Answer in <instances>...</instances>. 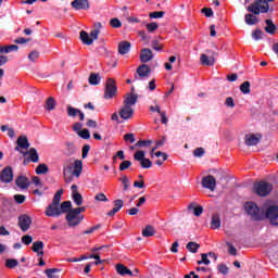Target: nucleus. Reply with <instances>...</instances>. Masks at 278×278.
I'll use <instances>...</instances> for the list:
<instances>
[{"instance_id": "nucleus-52", "label": "nucleus", "mask_w": 278, "mask_h": 278, "mask_svg": "<svg viewBox=\"0 0 278 278\" xmlns=\"http://www.w3.org/2000/svg\"><path fill=\"white\" fill-rule=\"evenodd\" d=\"M217 270H218L222 275H228V273H229V268H228L227 265H225V264H220L219 266H217Z\"/></svg>"}, {"instance_id": "nucleus-44", "label": "nucleus", "mask_w": 278, "mask_h": 278, "mask_svg": "<svg viewBox=\"0 0 278 278\" xmlns=\"http://www.w3.org/2000/svg\"><path fill=\"white\" fill-rule=\"evenodd\" d=\"M148 33L153 34L156 29L160 28V25L156 22L148 23L146 25Z\"/></svg>"}, {"instance_id": "nucleus-7", "label": "nucleus", "mask_w": 278, "mask_h": 278, "mask_svg": "<svg viewBox=\"0 0 278 278\" xmlns=\"http://www.w3.org/2000/svg\"><path fill=\"white\" fill-rule=\"evenodd\" d=\"M84 219H85L84 215L78 214L72 210L66 215L67 225L70 227H76V226L80 225Z\"/></svg>"}, {"instance_id": "nucleus-24", "label": "nucleus", "mask_w": 278, "mask_h": 278, "mask_svg": "<svg viewBox=\"0 0 278 278\" xmlns=\"http://www.w3.org/2000/svg\"><path fill=\"white\" fill-rule=\"evenodd\" d=\"M67 115L71 117L79 116V119H85V114L81 112V110L74 109L72 106H67Z\"/></svg>"}, {"instance_id": "nucleus-35", "label": "nucleus", "mask_w": 278, "mask_h": 278, "mask_svg": "<svg viewBox=\"0 0 278 278\" xmlns=\"http://www.w3.org/2000/svg\"><path fill=\"white\" fill-rule=\"evenodd\" d=\"M61 273V269L58 268H51V269H46L45 274L47 275L48 278H60L58 274Z\"/></svg>"}, {"instance_id": "nucleus-33", "label": "nucleus", "mask_w": 278, "mask_h": 278, "mask_svg": "<svg viewBox=\"0 0 278 278\" xmlns=\"http://www.w3.org/2000/svg\"><path fill=\"white\" fill-rule=\"evenodd\" d=\"M137 101H138V98H136V96H134L132 93L128 94L125 98L124 106L132 108L136 104Z\"/></svg>"}, {"instance_id": "nucleus-25", "label": "nucleus", "mask_w": 278, "mask_h": 278, "mask_svg": "<svg viewBox=\"0 0 278 278\" xmlns=\"http://www.w3.org/2000/svg\"><path fill=\"white\" fill-rule=\"evenodd\" d=\"M17 51H18V46H16V45L0 47V54H10L12 52H17Z\"/></svg>"}, {"instance_id": "nucleus-60", "label": "nucleus", "mask_w": 278, "mask_h": 278, "mask_svg": "<svg viewBox=\"0 0 278 278\" xmlns=\"http://www.w3.org/2000/svg\"><path fill=\"white\" fill-rule=\"evenodd\" d=\"M129 24H140L141 20L136 16H129L126 18Z\"/></svg>"}, {"instance_id": "nucleus-58", "label": "nucleus", "mask_w": 278, "mask_h": 278, "mask_svg": "<svg viewBox=\"0 0 278 278\" xmlns=\"http://www.w3.org/2000/svg\"><path fill=\"white\" fill-rule=\"evenodd\" d=\"M22 243H23V244H26V245L31 244V243H33V237H31V236H28V235L24 236V237L22 238Z\"/></svg>"}, {"instance_id": "nucleus-2", "label": "nucleus", "mask_w": 278, "mask_h": 278, "mask_svg": "<svg viewBox=\"0 0 278 278\" xmlns=\"http://www.w3.org/2000/svg\"><path fill=\"white\" fill-rule=\"evenodd\" d=\"M244 211L255 222H261L266 218V212L264 208H260L254 202H247L244 204Z\"/></svg>"}, {"instance_id": "nucleus-47", "label": "nucleus", "mask_w": 278, "mask_h": 278, "mask_svg": "<svg viewBox=\"0 0 278 278\" xmlns=\"http://www.w3.org/2000/svg\"><path fill=\"white\" fill-rule=\"evenodd\" d=\"M240 89H241V92H242L243 94H250V92H251V89H250V81H244V83L241 85Z\"/></svg>"}, {"instance_id": "nucleus-26", "label": "nucleus", "mask_w": 278, "mask_h": 278, "mask_svg": "<svg viewBox=\"0 0 278 278\" xmlns=\"http://www.w3.org/2000/svg\"><path fill=\"white\" fill-rule=\"evenodd\" d=\"M140 59H141L142 63L150 62L153 59L152 50H149V49L141 50Z\"/></svg>"}, {"instance_id": "nucleus-43", "label": "nucleus", "mask_w": 278, "mask_h": 278, "mask_svg": "<svg viewBox=\"0 0 278 278\" xmlns=\"http://www.w3.org/2000/svg\"><path fill=\"white\" fill-rule=\"evenodd\" d=\"M40 58V52L38 50H33L30 53H28V60H30L33 63L37 62Z\"/></svg>"}, {"instance_id": "nucleus-3", "label": "nucleus", "mask_w": 278, "mask_h": 278, "mask_svg": "<svg viewBox=\"0 0 278 278\" xmlns=\"http://www.w3.org/2000/svg\"><path fill=\"white\" fill-rule=\"evenodd\" d=\"M96 29L90 31V35L86 30H80V40L84 45H93L94 40H98L100 35L101 23L94 25Z\"/></svg>"}, {"instance_id": "nucleus-31", "label": "nucleus", "mask_w": 278, "mask_h": 278, "mask_svg": "<svg viewBox=\"0 0 278 278\" xmlns=\"http://www.w3.org/2000/svg\"><path fill=\"white\" fill-rule=\"evenodd\" d=\"M16 144L22 149H28L30 147L28 138L25 136H21L20 138H17Z\"/></svg>"}, {"instance_id": "nucleus-29", "label": "nucleus", "mask_w": 278, "mask_h": 278, "mask_svg": "<svg viewBox=\"0 0 278 278\" xmlns=\"http://www.w3.org/2000/svg\"><path fill=\"white\" fill-rule=\"evenodd\" d=\"M189 212H192L194 216H200L201 214H203L204 208L201 206H198L195 203H191L188 206Z\"/></svg>"}, {"instance_id": "nucleus-27", "label": "nucleus", "mask_w": 278, "mask_h": 278, "mask_svg": "<svg viewBox=\"0 0 278 278\" xmlns=\"http://www.w3.org/2000/svg\"><path fill=\"white\" fill-rule=\"evenodd\" d=\"M200 61L203 66H214L215 65V59L212 56H207L206 54H201Z\"/></svg>"}, {"instance_id": "nucleus-55", "label": "nucleus", "mask_w": 278, "mask_h": 278, "mask_svg": "<svg viewBox=\"0 0 278 278\" xmlns=\"http://www.w3.org/2000/svg\"><path fill=\"white\" fill-rule=\"evenodd\" d=\"M110 24L113 28H121L122 27V22L118 18L111 20Z\"/></svg>"}, {"instance_id": "nucleus-15", "label": "nucleus", "mask_w": 278, "mask_h": 278, "mask_svg": "<svg viewBox=\"0 0 278 278\" xmlns=\"http://www.w3.org/2000/svg\"><path fill=\"white\" fill-rule=\"evenodd\" d=\"M0 180L2 184H10L13 180V172L10 166H7L1 170Z\"/></svg>"}, {"instance_id": "nucleus-22", "label": "nucleus", "mask_w": 278, "mask_h": 278, "mask_svg": "<svg viewBox=\"0 0 278 278\" xmlns=\"http://www.w3.org/2000/svg\"><path fill=\"white\" fill-rule=\"evenodd\" d=\"M131 49V43L129 41H121L118 46V52L121 55H126Z\"/></svg>"}, {"instance_id": "nucleus-59", "label": "nucleus", "mask_w": 278, "mask_h": 278, "mask_svg": "<svg viewBox=\"0 0 278 278\" xmlns=\"http://www.w3.org/2000/svg\"><path fill=\"white\" fill-rule=\"evenodd\" d=\"M94 200L99 201V202H108L109 201L104 193L96 194Z\"/></svg>"}, {"instance_id": "nucleus-10", "label": "nucleus", "mask_w": 278, "mask_h": 278, "mask_svg": "<svg viewBox=\"0 0 278 278\" xmlns=\"http://www.w3.org/2000/svg\"><path fill=\"white\" fill-rule=\"evenodd\" d=\"M217 181L214 176H206L202 178V187L214 192L216 190Z\"/></svg>"}, {"instance_id": "nucleus-14", "label": "nucleus", "mask_w": 278, "mask_h": 278, "mask_svg": "<svg viewBox=\"0 0 278 278\" xmlns=\"http://www.w3.org/2000/svg\"><path fill=\"white\" fill-rule=\"evenodd\" d=\"M72 200L74 204L80 206L84 204V198L83 194L78 192V187L76 185H72Z\"/></svg>"}, {"instance_id": "nucleus-9", "label": "nucleus", "mask_w": 278, "mask_h": 278, "mask_svg": "<svg viewBox=\"0 0 278 278\" xmlns=\"http://www.w3.org/2000/svg\"><path fill=\"white\" fill-rule=\"evenodd\" d=\"M266 218L269 219L270 225L278 226V205H270L266 208Z\"/></svg>"}, {"instance_id": "nucleus-56", "label": "nucleus", "mask_w": 278, "mask_h": 278, "mask_svg": "<svg viewBox=\"0 0 278 278\" xmlns=\"http://www.w3.org/2000/svg\"><path fill=\"white\" fill-rule=\"evenodd\" d=\"M113 205H114L113 208H115L117 212H119L121 208H122L123 205H124V202H123V200H115V201L113 202Z\"/></svg>"}, {"instance_id": "nucleus-5", "label": "nucleus", "mask_w": 278, "mask_h": 278, "mask_svg": "<svg viewBox=\"0 0 278 278\" xmlns=\"http://www.w3.org/2000/svg\"><path fill=\"white\" fill-rule=\"evenodd\" d=\"M273 191V185L267 181H257L253 186V193L258 197L269 195Z\"/></svg>"}, {"instance_id": "nucleus-16", "label": "nucleus", "mask_w": 278, "mask_h": 278, "mask_svg": "<svg viewBox=\"0 0 278 278\" xmlns=\"http://www.w3.org/2000/svg\"><path fill=\"white\" fill-rule=\"evenodd\" d=\"M261 139H262L261 134H248L245 135V138H244L245 144L249 147L258 144Z\"/></svg>"}, {"instance_id": "nucleus-64", "label": "nucleus", "mask_w": 278, "mask_h": 278, "mask_svg": "<svg viewBox=\"0 0 278 278\" xmlns=\"http://www.w3.org/2000/svg\"><path fill=\"white\" fill-rule=\"evenodd\" d=\"M14 200L17 204H23L25 201V197L23 194H16L14 195Z\"/></svg>"}, {"instance_id": "nucleus-46", "label": "nucleus", "mask_w": 278, "mask_h": 278, "mask_svg": "<svg viewBox=\"0 0 278 278\" xmlns=\"http://www.w3.org/2000/svg\"><path fill=\"white\" fill-rule=\"evenodd\" d=\"M165 15L164 11H154L149 13V17L154 20V18H162Z\"/></svg>"}, {"instance_id": "nucleus-12", "label": "nucleus", "mask_w": 278, "mask_h": 278, "mask_svg": "<svg viewBox=\"0 0 278 278\" xmlns=\"http://www.w3.org/2000/svg\"><path fill=\"white\" fill-rule=\"evenodd\" d=\"M17 225H20L23 232H27L31 226V218L30 216L23 214L17 219Z\"/></svg>"}, {"instance_id": "nucleus-53", "label": "nucleus", "mask_w": 278, "mask_h": 278, "mask_svg": "<svg viewBox=\"0 0 278 278\" xmlns=\"http://www.w3.org/2000/svg\"><path fill=\"white\" fill-rule=\"evenodd\" d=\"M90 258L91 260H96V262L92 263L94 265H99V264H103L104 263V260H101L99 254H91Z\"/></svg>"}, {"instance_id": "nucleus-11", "label": "nucleus", "mask_w": 278, "mask_h": 278, "mask_svg": "<svg viewBox=\"0 0 278 278\" xmlns=\"http://www.w3.org/2000/svg\"><path fill=\"white\" fill-rule=\"evenodd\" d=\"M62 214L60 208V203L51 202L49 206L46 208V215L48 217H56Z\"/></svg>"}, {"instance_id": "nucleus-50", "label": "nucleus", "mask_w": 278, "mask_h": 278, "mask_svg": "<svg viewBox=\"0 0 278 278\" xmlns=\"http://www.w3.org/2000/svg\"><path fill=\"white\" fill-rule=\"evenodd\" d=\"M62 194H63V189L58 190V192L54 195V199H52V203H61L62 200Z\"/></svg>"}, {"instance_id": "nucleus-13", "label": "nucleus", "mask_w": 278, "mask_h": 278, "mask_svg": "<svg viewBox=\"0 0 278 278\" xmlns=\"http://www.w3.org/2000/svg\"><path fill=\"white\" fill-rule=\"evenodd\" d=\"M71 5L76 11H87L90 8L89 0H73Z\"/></svg>"}, {"instance_id": "nucleus-38", "label": "nucleus", "mask_w": 278, "mask_h": 278, "mask_svg": "<svg viewBox=\"0 0 278 278\" xmlns=\"http://www.w3.org/2000/svg\"><path fill=\"white\" fill-rule=\"evenodd\" d=\"M18 266V261L16 258H7L5 260V267L13 269Z\"/></svg>"}, {"instance_id": "nucleus-34", "label": "nucleus", "mask_w": 278, "mask_h": 278, "mask_svg": "<svg viewBox=\"0 0 278 278\" xmlns=\"http://www.w3.org/2000/svg\"><path fill=\"white\" fill-rule=\"evenodd\" d=\"M265 23H266L265 31L269 35H274L277 27L274 24L273 20H266Z\"/></svg>"}, {"instance_id": "nucleus-1", "label": "nucleus", "mask_w": 278, "mask_h": 278, "mask_svg": "<svg viewBox=\"0 0 278 278\" xmlns=\"http://www.w3.org/2000/svg\"><path fill=\"white\" fill-rule=\"evenodd\" d=\"M84 172V163L81 160H72L66 161L65 165H63V179H65L66 184H71L73 178H78L83 175Z\"/></svg>"}, {"instance_id": "nucleus-32", "label": "nucleus", "mask_w": 278, "mask_h": 278, "mask_svg": "<svg viewBox=\"0 0 278 278\" xmlns=\"http://www.w3.org/2000/svg\"><path fill=\"white\" fill-rule=\"evenodd\" d=\"M211 228L216 230L220 228V216L218 214H214L211 219Z\"/></svg>"}, {"instance_id": "nucleus-62", "label": "nucleus", "mask_w": 278, "mask_h": 278, "mask_svg": "<svg viewBox=\"0 0 278 278\" xmlns=\"http://www.w3.org/2000/svg\"><path fill=\"white\" fill-rule=\"evenodd\" d=\"M152 47H153V49H154L155 51H162V49H163V46H162V45L160 43V41H157V40H153Z\"/></svg>"}, {"instance_id": "nucleus-39", "label": "nucleus", "mask_w": 278, "mask_h": 278, "mask_svg": "<svg viewBox=\"0 0 278 278\" xmlns=\"http://www.w3.org/2000/svg\"><path fill=\"white\" fill-rule=\"evenodd\" d=\"M46 111H53L55 109V100L53 98H48L46 100V105H45Z\"/></svg>"}, {"instance_id": "nucleus-36", "label": "nucleus", "mask_w": 278, "mask_h": 278, "mask_svg": "<svg viewBox=\"0 0 278 278\" xmlns=\"http://www.w3.org/2000/svg\"><path fill=\"white\" fill-rule=\"evenodd\" d=\"M244 21L247 25H256L258 22L257 17L253 14H245Z\"/></svg>"}, {"instance_id": "nucleus-49", "label": "nucleus", "mask_w": 278, "mask_h": 278, "mask_svg": "<svg viewBox=\"0 0 278 278\" xmlns=\"http://www.w3.org/2000/svg\"><path fill=\"white\" fill-rule=\"evenodd\" d=\"M79 137H81L85 140H88L90 138V134L89 130L87 128L81 129L80 131H78L77 134Z\"/></svg>"}, {"instance_id": "nucleus-8", "label": "nucleus", "mask_w": 278, "mask_h": 278, "mask_svg": "<svg viewBox=\"0 0 278 278\" xmlns=\"http://www.w3.org/2000/svg\"><path fill=\"white\" fill-rule=\"evenodd\" d=\"M146 153L142 150H138L134 154L135 161L139 162L141 164L142 168L149 169L153 166V163L151 162L150 159H146Z\"/></svg>"}, {"instance_id": "nucleus-51", "label": "nucleus", "mask_w": 278, "mask_h": 278, "mask_svg": "<svg viewBox=\"0 0 278 278\" xmlns=\"http://www.w3.org/2000/svg\"><path fill=\"white\" fill-rule=\"evenodd\" d=\"M131 166V162L128 160H125L122 162L121 166H119V170L124 172L126 169H128Z\"/></svg>"}, {"instance_id": "nucleus-21", "label": "nucleus", "mask_w": 278, "mask_h": 278, "mask_svg": "<svg viewBox=\"0 0 278 278\" xmlns=\"http://www.w3.org/2000/svg\"><path fill=\"white\" fill-rule=\"evenodd\" d=\"M43 249H45V243L42 241H35L33 243V251L34 253L37 254V256L43 257L45 255Z\"/></svg>"}, {"instance_id": "nucleus-23", "label": "nucleus", "mask_w": 278, "mask_h": 278, "mask_svg": "<svg viewBox=\"0 0 278 278\" xmlns=\"http://www.w3.org/2000/svg\"><path fill=\"white\" fill-rule=\"evenodd\" d=\"M150 73H151V68L149 65L143 64L137 68L138 77H141V78L148 77Z\"/></svg>"}, {"instance_id": "nucleus-6", "label": "nucleus", "mask_w": 278, "mask_h": 278, "mask_svg": "<svg viewBox=\"0 0 278 278\" xmlns=\"http://www.w3.org/2000/svg\"><path fill=\"white\" fill-rule=\"evenodd\" d=\"M117 94V86L116 81L110 78L105 81V89H104V99L110 100Z\"/></svg>"}, {"instance_id": "nucleus-41", "label": "nucleus", "mask_w": 278, "mask_h": 278, "mask_svg": "<svg viewBox=\"0 0 278 278\" xmlns=\"http://www.w3.org/2000/svg\"><path fill=\"white\" fill-rule=\"evenodd\" d=\"M155 235V229L152 226L146 227L142 231V236L146 238L153 237Z\"/></svg>"}, {"instance_id": "nucleus-4", "label": "nucleus", "mask_w": 278, "mask_h": 278, "mask_svg": "<svg viewBox=\"0 0 278 278\" xmlns=\"http://www.w3.org/2000/svg\"><path fill=\"white\" fill-rule=\"evenodd\" d=\"M248 11L254 15L267 14L270 11V4H267L263 0H255L248 7Z\"/></svg>"}, {"instance_id": "nucleus-42", "label": "nucleus", "mask_w": 278, "mask_h": 278, "mask_svg": "<svg viewBox=\"0 0 278 278\" xmlns=\"http://www.w3.org/2000/svg\"><path fill=\"white\" fill-rule=\"evenodd\" d=\"M35 172L37 175H45L49 172V167L46 164H39Z\"/></svg>"}, {"instance_id": "nucleus-18", "label": "nucleus", "mask_w": 278, "mask_h": 278, "mask_svg": "<svg viewBox=\"0 0 278 278\" xmlns=\"http://www.w3.org/2000/svg\"><path fill=\"white\" fill-rule=\"evenodd\" d=\"M119 115L123 119L128 121L134 116V109L128 105H124L121 109Z\"/></svg>"}, {"instance_id": "nucleus-30", "label": "nucleus", "mask_w": 278, "mask_h": 278, "mask_svg": "<svg viewBox=\"0 0 278 278\" xmlns=\"http://www.w3.org/2000/svg\"><path fill=\"white\" fill-rule=\"evenodd\" d=\"M60 211H61V214H68L71 213V211H73L72 208V202L71 201H63L61 204H60Z\"/></svg>"}, {"instance_id": "nucleus-28", "label": "nucleus", "mask_w": 278, "mask_h": 278, "mask_svg": "<svg viewBox=\"0 0 278 278\" xmlns=\"http://www.w3.org/2000/svg\"><path fill=\"white\" fill-rule=\"evenodd\" d=\"M25 155H28V160L33 163H38L39 162V154L38 151H36L34 148L28 150Z\"/></svg>"}, {"instance_id": "nucleus-54", "label": "nucleus", "mask_w": 278, "mask_h": 278, "mask_svg": "<svg viewBox=\"0 0 278 278\" xmlns=\"http://www.w3.org/2000/svg\"><path fill=\"white\" fill-rule=\"evenodd\" d=\"M152 144V140H139L136 146L137 147H150Z\"/></svg>"}, {"instance_id": "nucleus-19", "label": "nucleus", "mask_w": 278, "mask_h": 278, "mask_svg": "<svg viewBox=\"0 0 278 278\" xmlns=\"http://www.w3.org/2000/svg\"><path fill=\"white\" fill-rule=\"evenodd\" d=\"M116 273L124 276V275H128V276H136V274L138 275L139 274V269H135V273L134 274L131 270H129L127 267H125L124 265L122 264H117L116 265Z\"/></svg>"}, {"instance_id": "nucleus-45", "label": "nucleus", "mask_w": 278, "mask_h": 278, "mask_svg": "<svg viewBox=\"0 0 278 278\" xmlns=\"http://www.w3.org/2000/svg\"><path fill=\"white\" fill-rule=\"evenodd\" d=\"M199 248H200V245H199L198 243H195V242H189V243L187 244V249H188L191 253H193V254H195V253L198 252Z\"/></svg>"}, {"instance_id": "nucleus-37", "label": "nucleus", "mask_w": 278, "mask_h": 278, "mask_svg": "<svg viewBox=\"0 0 278 278\" xmlns=\"http://www.w3.org/2000/svg\"><path fill=\"white\" fill-rule=\"evenodd\" d=\"M101 81V77L99 74H91L90 77H89V84L91 86H99Z\"/></svg>"}, {"instance_id": "nucleus-40", "label": "nucleus", "mask_w": 278, "mask_h": 278, "mask_svg": "<svg viewBox=\"0 0 278 278\" xmlns=\"http://www.w3.org/2000/svg\"><path fill=\"white\" fill-rule=\"evenodd\" d=\"M119 180L122 181L123 185V190L128 191L130 188V180L127 176L123 175Z\"/></svg>"}, {"instance_id": "nucleus-63", "label": "nucleus", "mask_w": 278, "mask_h": 278, "mask_svg": "<svg viewBox=\"0 0 278 278\" xmlns=\"http://www.w3.org/2000/svg\"><path fill=\"white\" fill-rule=\"evenodd\" d=\"M124 140H125L126 142L134 143V142H135V136H134V134H126V135L124 136Z\"/></svg>"}, {"instance_id": "nucleus-57", "label": "nucleus", "mask_w": 278, "mask_h": 278, "mask_svg": "<svg viewBox=\"0 0 278 278\" xmlns=\"http://www.w3.org/2000/svg\"><path fill=\"white\" fill-rule=\"evenodd\" d=\"M205 154V150L203 148H198L195 150H193V155L195 157H201Z\"/></svg>"}, {"instance_id": "nucleus-17", "label": "nucleus", "mask_w": 278, "mask_h": 278, "mask_svg": "<svg viewBox=\"0 0 278 278\" xmlns=\"http://www.w3.org/2000/svg\"><path fill=\"white\" fill-rule=\"evenodd\" d=\"M201 260L198 261V264H204V265H210L211 264V260L213 261H217V255L214 252H210V253H203L201 254Z\"/></svg>"}, {"instance_id": "nucleus-20", "label": "nucleus", "mask_w": 278, "mask_h": 278, "mask_svg": "<svg viewBox=\"0 0 278 278\" xmlns=\"http://www.w3.org/2000/svg\"><path fill=\"white\" fill-rule=\"evenodd\" d=\"M15 185L17 186V188L25 190V189H28L30 182L27 177L20 176L15 179Z\"/></svg>"}, {"instance_id": "nucleus-48", "label": "nucleus", "mask_w": 278, "mask_h": 278, "mask_svg": "<svg viewBox=\"0 0 278 278\" xmlns=\"http://www.w3.org/2000/svg\"><path fill=\"white\" fill-rule=\"evenodd\" d=\"M252 37H253V39H254L255 41H258V40L263 39V37H264V31H263V30H260V29L254 30L253 34H252Z\"/></svg>"}, {"instance_id": "nucleus-61", "label": "nucleus", "mask_w": 278, "mask_h": 278, "mask_svg": "<svg viewBox=\"0 0 278 278\" xmlns=\"http://www.w3.org/2000/svg\"><path fill=\"white\" fill-rule=\"evenodd\" d=\"M89 151H90V147L88 144L84 146L81 150V157L86 159L88 156Z\"/></svg>"}]
</instances>
